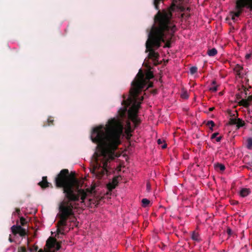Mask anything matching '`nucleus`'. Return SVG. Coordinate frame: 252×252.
<instances>
[{"label": "nucleus", "mask_w": 252, "mask_h": 252, "mask_svg": "<svg viewBox=\"0 0 252 252\" xmlns=\"http://www.w3.org/2000/svg\"><path fill=\"white\" fill-rule=\"evenodd\" d=\"M247 147L250 149H252V138H249L247 140Z\"/></svg>", "instance_id": "nucleus-20"}, {"label": "nucleus", "mask_w": 252, "mask_h": 252, "mask_svg": "<svg viewBox=\"0 0 252 252\" xmlns=\"http://www.w3.org/2000/svg\"><path fill=\"white\" fill-rule=\"evenodd\" d=\"M197 70V68L196 67L192 66V67H190L189 71L191 74H193L194 73L196 72Z\"/></svg>", "instance_id": "nucleus-21"}, {"label": "nucleus", "mask_w": 252, "mask_h": 252, "mask_svg": "<svg viewBox=\"0 0 252 252\" xmlns=\"http://www.w3.org/2000/svg\"><path fill=\"white\" fill-rule=\"evenodd\" d=\"M242 69L243 68L241 65L237 64L234 70L237 73V75H240Z\"/></svg>", "instance_id": "nucleus-15"}, {"label": "nucleus", "mask_w": 252, "mask_h": 252, "mask_svg": "<svg viewBox=\"0 0 252 252\" xmlns=\"http://www.w3.org/2000/svg\"><path fill=\"white\" fill-rule=\"evenodd\" d=\"M248 7L252 9V0H237L234 10L230 13L232 19L237 21L244 8Z\"/></svg>", "instance_id": "nucleus-5"}, {"label": "nucleus", "mask_w": 252, "mask_h": 252, "mask_svg": "<svg viewBox=\"0 0 252 252\" xmlns=\"http://www.w3.org/2000/svg\"><path fill=\"white\" fill-rule=\"evenodd\" d=\"M212 87L209 88V90L212 92H216L218 90V86L216 85V81H213L212 83Z\"/></svg>", "instance_id": "nucleus-12"}, {"label": "nucleus", "mask_w": 252, "mask_h": 252, "mask_svg": "<svg viewBox=\"0 0 252 252\" xmlns=\"http://www.w3.org/2000/svg\"><path fill=\"white\" fill-rule=\"evenodd\" d=\"M207 125L209 126H210L211 128L212 129V127L214 126V122L212 121H210L208 122Z\"/></svg>", "instance_id": "nucleus-26"}, {"label": "nucleus", "mask_w": 252, "mask_h": 252, "mask_svg": "<svg viewBox=\"0 0 252 252\" xmlns=\"http://www.w3.org/2000/svg\"><path fill=\"white\" fill-rule=\"evenodd\" d=\"M119 183V177L116 176L113 178L112 180L109 182L106 185L107 189L108 192L107 194L110 192L113 189H114L118 185Z\"/></svg>", "instance_id": "nucleus-8"}, {"label": "nucleus", "mask_w": 252, "mask_h": 252, "mask_svg": "<svg viewBox=\"0 0 252 252\" xmlns=\"http://www.w3.org/2000/svg\"><path fill=\"white\" fill-rule=\"evenodd\" d=\"M207 53L209 56H215L217 54V50L215 48H212L209 50Z\"/></svg>", "instance_id": "nucleus-14"}, {"label": "nucleus", "mask_w": 252, "mask_h": 252, "mask_svg": "<svg viewBox=\"0 0 252 252\" xmlns=\"http://www.w3.org/2000/svg\"><path fill=\"white\" fill-rule=\"evenodd\" d=\"M180 8L173 2L167 10H164L162 12L158 11L155 17L158 26L153 27L146 43L147 50L149 52V57L153 60L154 64L159 63V55L153 48H158L161 42H165L164 47H170L176 30L175 25L171 21L172 13L176 9Z\"/></svg>", "instance_id": "nucleus-3"}, {"label": "nucleus", "mask_w": 252, "mask_h": 252, "mask_svg": "<svg viewBox=\"0 0 252 252\" xmlns=\"http://www.w3.org/2000/svg\"><path fill=\"white\" fill-rule=\"evenodd\" d=\"M142 204L143 207H146L150 205V201L146 198H144L142 200Z\"/></svg>", "instance_id": "nucleus-16"}, {"label": "nucleus", "mask_w": 252, "mask_h": 252, "mask_svg": "<svg viewBox=\"0 0 252 252\" xmlns=\"http://www.w3.org/2000/svg\"><path fill=\"white\" fill-rule=\"evenodd\" d=\"M249 55H246V57H247V58H249Z\"/></svg>", "instance_id": "nucleus-31"}, {"label": "nucleus", "mask_w": 252, "mask_h": 252, "mask_svg": "<svg viewBox=\"0 0 252 252\" xmlns=\"http://www.w3.org/2000/svg\"><path fill=\"white\" fill-rule=\"evenodd\" d=\"M232 124L236 125L237 126H242L244 125V122L240 119H232L231 120Z\"/></svg>", "instance_id": "nucleus-9"}, {"label": "nucleus", "mask_w": 252, "mask_h": 252, "mask_svg": "<svg viewBox=\"0 0 252 252\" xmlns=\"http://www.w3.org/2000/svg\"><path fill=\"white\" fill-rule=\"evenodd\" d=\"M219 168H220V170H221V171H223V170H224L225 169V167H224V166L223 165H222V164H220V165H219Z\"/></svg>", "instance_id": "nucleus-28"}, {"label": "nucleus", "mask_w": 252, "mask_h": 252, "mask_svg": "<svg viewBox=\"0 0 252 252\" xmlns=\"http://www.w3.org/2000/svg\"><path fill=\"white\" fill-rule=\"evenodd\" d=\"M219 134V133L218 132H216V133H214L213 134H212V135H211V138L212 139H215L216 138V141L217 142H219L220 141L221 138H222V137L221 136H218L217 137V135Z\"/></svg>", "instance_id": "nucleus-13"}, {"label": "nucleus", "mask_w": 252, "mask_h": 252, "mask_svg": "<svg viewBox=\"0 0 252 252\" xmlns=\"http://www.w3.org/2000/svg\"><path fill=\"white\" fill-rule=\"evenodd\" d=\"M158 144V145H161V148L162 149H165L166 148V144L164 143V140L161 139H158L157 141Z\"/></svg>", "instance_id": "nucleus-17"}, {"label": "nucleus", "mask_w": 252, "mask_h": 252, "mask_svg": "<svg viewBox=\"0 0 252 252\" xmlns=\"http://www.w3.org/2000/svg\"><path fill=\"white\" fill-rule=\"evenodd\" d=\"M70 220L72 223V224L71 225V227L73 228L74 226H77L78 222H77L76 221V219L74 217H71Z\"/></svg>", "instance_id": "nucleus-18"}, {"label": "nucleus", "mask_w": 252, "mask_h": 252, "mask_svg": "<svg viewBox=\"0 0 252 252\" xmlns=\"http://www.w3.org/2000/svg\"><path fill=\"white\" fill-rule=\"evenodd\" d=\"M214 107H211V108H209V110L210 111H213L214 110Z\"/></svg>", "instance_id": "nucleus-30"}, {"label": "nucleus", "mask_w": 252, "mask_h": 252, "mask_svg": "<svg viewBox=\"0 0 252 252\" xmlns=\"http://www.w3.org/2000/svg\"><path fill=\"white\" fill-rule=\"evenodd\" d=\"M37 250V247L35 245L32 246V247L29 248V251L31 252H35Z\"/></svg>", "instance_id": "nucleus-23"}, {"label": "nucleus", "mask_w": 252, "mask_h": 252, "mask_svg": "<svg viewBox=\"0 0 252 252\" xmlns=\"http://www.w3.org/2000/svg\"><path fill=\"white\" fill-rule=\"evenodd\" d=\"M147 189L148 190V191H150L151 189V186L149 183L147 184Z\"/></svg>", "instance_id": "nucleus-29"}, {"label": "nucleus", "mask_w": 252, "mask_h": 252, "mask_svg": "<svg viewBox=\"0 0 252 252\" xmlns=\"http://www.w3.org/2000/svg\"><path fill=\"white\" fill-rule=\"evenodd\" d=\"M39 185L43 188L48 187V183L47 181V177H43L42 178V181L39 183Z\"/></svg>", "instance_id": "nucleus-11"}, {"label": "nucleus", "mask_w": 252, "mask_h": 252, "mask_svg": "<svg viewBox=\"0 0 252 252\" xmlns=\"http://www.w3.org/2000/svg\"><path fill=\"white\" fill-rule=\"evenodd\" d=\"M46 249L44 251L40 250L38 252H55L60 249V246L57 243L56 240L52 237H50L47 241Z\"/></svg>", "instance_id": "nucleus-6"}, {"label": "nucleus", "mask_w": 252, "mask_h": 252, "mask_svg": "<svg viewBox=\"0 0 252 252\" xmlns=\"http://www.w3.org/2000/svg\"><path fill=\"white\" fill-rule=\"evenodd\" d=\"M20 212V211L19 209H17L16 210V211L15 212L13 213V215H19V213Z\"/></svg>", "instance_id": "nucleus-27"}, {"label": "nucleus", "mask_w": 252, "mask_h": 252, "mask_svg": "<svg viewBox=\"0 0 252 252\" xmlns=\"http://www.w3.org/2000/svg\"><path fill=\"white\" fill-rule=\"evenodd\" d=\"M18 252H27L26 249L24 247L19 248Z\"/></svg>", "instance_id": "nucleus-25"}, {"label": "nucleus", "mask_w": 252, "mask_h": 252, "mask_svg": "<svg viewBox=\"0 0 252 252\" xmlns=\"http://www.w3.org/2000/svg\"><path fill=\"white\" fill-rule=\"evenodd\" d=\"M56 184L57 187L63 188L65 197L60 205L61 219L58 222L57 228L58 233L63 234V227L66 225L67 218L73 214V209L92 207L98 204L99 198L94 185L92 186L91 189H77L74 191L73 188L78 186V181L73 176L68 174L67 169L60 172L56 178Z\"/></svg>", "instance_id": "nucleus-2"}, {"label": "nucleus", "mask_w": 252, "mask_h": 252, "mask_svg": "<svg viewBox=\"0 0 252 252\" xmlns=\"http://www.w3.org/2000/svg\"><path fill=\"white\" fill-rule=\"evenodd\" d=\"M20 220L22 225H24L27 223L26 220L23 217H21Z\"/></svg>", "instance_id": "nucleus-24"}, {"label": "nucleus", "mask_w": 252, "mask_h": 252, "mask_svg": "<svg viewBox=\"0 0 252 252\" xmlns=\"http://www.w3.org/2000/svg\"><path fill=\"white\" fill-rule=\"evenodd\" d=\"M12 233L14 234H18L21 236L27 234L26 230L20 225H13L11 228Z\"/></svg>", "instance_id": "nucleus-7"}, {"label": "nucleus", "mask_w": 252, "mask_h": 252, "mask_svg": "<svg viewBox=\"0 0 252 252\" xmlns=\"http://www.w3.org/2000/svg\"><path fill=\"white\" fill-rule=\"evenodd\" d=\"M123 125L119 118L110 119L105 126L94 128L91 135L94 142L98 144L92 162L91 171L96 178L101 179L108 172L109 163L120 154L116 152L120 144Z\"/></svg>", "instance_id": "nucleus-1"}, {"label": "nucleus", "mask_w": 252, "mask_h": 252, "mask_svg": "<svg viewBox=\"0 0 252 252\" xmlns=\"http://www.w3.org/2000/svg\"><path fill=\"white\" fill-rule=\"evenodd\" d=\"M153 77V73L150 70L146 72L145 77L141 70L140 69L136 78L132 83V87L129 91V96L126 100L124 99L123 101V104L125 105V108L120 111V115L121 117L125 116L127 107L130 106L128 110V118L135 125L139 123V120L137 118V113L143 98L141 97L140 99L138 100L137 96L141 90L145 88L147 83H149V84L147 88L152 86V83L149 82V80Z\"/></svg>", "instance_id": "nucleus-4"}, {"label": "nucleus", "mask_w": 252, "mask_h": 252, "mask_svg": "<svg viewBox=\"0 0 252 252\" xmlns=\"http://www.w3.org/2000/svg\"><path fill=\"white\" fill-rule=\"evenodd\" d=\"M250 193V190L248 189L244 188L242 189L240 192V194L242 197H245L247 196Z\"/></svg>", "instance_id": "nucleus-10"}, {"label": "nucleus", "mask_w": 252, "mask_h": 252, "mask_svg": "<svg viewBox=\"0 0 252 252\" xmlns=\"http://www.w3.org/2000/svg\"><path fill=\"white\" fill-rule=\"evenodd\" d=\"M182 98L184 99H187L189 97L188 94L187 92H183L181 95Z\"/></svg>", "instance_id": "nucleus-22"}, {"label": "nucleus", "mask_w": 252, "mask_h": 252, "mask_svg": "<svg viewBox=\"0 0 252 252\" xmlns=\"http://www.w3.org/2000/svg\"><path fill=\"white\" fill-rule=\"evenodd\" d=\"M192 239L196 241H199V236L197 233L193 232L191 236Z\"/></svg>", "instance_id": "nucleus-19"}]
</instances>
